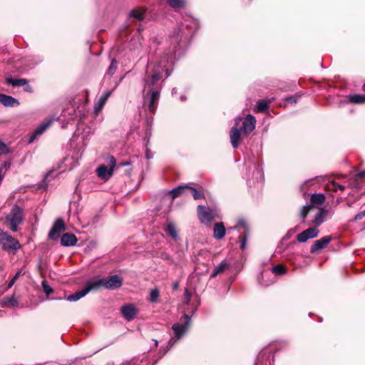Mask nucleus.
Here are the masks:
<instances>
[{"mask_svg":"<svg viewBox=\"0 0 365 365\" xmlns=\"http://www.w3.org/2000/svg\"><path fill=\"white\" fill-rule=\"evenodd\" d=\"M161 78L158 71L145 80V86L143 89V105L148 106L150 113H154L160 96V86L159 81Z\"/></svg>","mask_w":365,"mask_h":365,"instance_id":"f257e3e1","label":"nucleus"},{"mask_svg":"<svg viewBox=\"0 0 365 365\" xmlns=\"http://www.w3.org/2000/svg\"><path fill=\"white\" fill-rule=\"evenodd\" d=\"M94 289L103 287L108 289H115L123 284V279L118 274L110 276L108 278H101L92 281Z\"/></svg>","mask_w":365,"mask_h":365,"instance_id":"f03ea898","label":"nucleus"},{"mask_svg":"<svg viewBox=\"0 0 365 365\" xmlns=\"http://www.w3.org/2000/svg\"><path fill=\"white\" fill-rule=\"evenodd\" d=\"M6 220L13 232L18 231L19 225L22 224L24 221L23 210L18 205H14L7 215Z\"/></svg>","mask_w":365,"mask_h":365,"instance_id":"7ed1b4c3","label":"nucleus"},{"mask_svg":"<svg viewBox=\"0 0 365 365\" xmlns=\"http://www.w3.org/2000/svg\"><path fill=\"white\" fill-rule=\"evenodd\" d=\"M197 216L200 221L205 225H210L213 220L219 217L215 210L202 205L197 207Z\"/></svg>","mask_w":365,"mask_h":365,"instance_id":"20e7f679","label":"nucleus"},{"mask_svg":"<svg viewBox=\"0 0 365 365\" xmlns=\"http://www.w3.org/2000/svg\"><path fill=\"white\" fill-rule=\"evenodd\" d=\"M0 244L3 250L7 252H15L21 248L19 242L7 232L0 234Z\"/></svg>","mask_w":365,"mask_h":365,"instance_id":"39448f33","label":"nucleus"},{"mask_svg":"<svg viewBox=\"0 0 365 365\" xmlns=\"http://www.w3.org/2000/svg\"><path fill=\"white\" fill-rule=\"evenodd\" d=\"M116 165L115 159L113 156L108 157V166L105 165H100L97 169L98 176L103 180H108L113 175L114 168Z\"/></svg>","mask_w":365,"mask_h":365,"instance_id":"423d86ee","label":"nucleus"},{"mask_svg":"<svg viewBox=\"0 0 365 365\" xmlns=\"http://www.w3.org/2000/svg\"><path fill=\"white\" fill-rule=\"evenodd\" d=\"M319 234V230L317 227H309L302 232L297 235V240L299 242H305L309 239L317 237Z\"/></svg>","mask_w":365,"mask_h":365,"instance_id":"0eeeda50","label":"nucleus"},{"mask_svg":"<svg viewBox=\"0 0 365 365\" xmlns=\"http://www.w3.org/2000/svg\"><path fill=\"white\" fill-rule=\"evenodd\" d=\"M94 289L92 282H89L86 284L84 288L81 290L76 292V293L68 296L67 300L70 302H76L85 297L90 291Z\"/></svg>","mask_w":365,"mask_h":365,"instance_id":"6e6552de","label":"nucleus"},{"mask_svg":"<svg viewBox=\"0 0 365 365\" xmlns=\"http://www.w3.org/2000/svg\"><path fill=\"white\" fill-rule=\"evenodd\" d=\"M120 312L125 319L131 321L138 313V309L133 304H128L121 307Z\"/></svg>","mask_w":365,"mask_h":365,"instance_id":"1a4fd4ad","label":"nucleus"},{"mask_svg":"<svg viewBox=\"0 0 365 365\" xmlns=\"http://www.w3.org/2000/svg\"><path fill=\"white\" fill-rule=\"evenodd\" d=\"M256 120L252 115H247L244 119L242 126L240 128L245 135L249 134L255 128Z\"/></svg>","mask_w":365,"mask_h":365,"instance_id":"9d476101","label":"nucleus"},{"mask_svg":"<svg viewBox=\"0 0 365 365\" xmlns=\"http://www.w3.org/2000/svg\"><path fill=\"white\" fill-rule=\"evenodd\" d=\"M241 120L240 118L237 119L235 121V126L233 127L230 131V140L233 148H237L238 146L240 135L242 130L240 128H237L239 122Z\"/></svg>","mask_w":365,"mask_h":365,"instance_id":"9b49d317","label":"nucleus"},{"mask_svg":"<svg viewBox=\"0 0 365 365\" xmlns=\"http://www.w3.org/2000/svg\"><path fill=\"white\" fill-rule=\"evenodd\" d=\"M64 230V223L63 221L61 219L57 220L52 229L50 230L48 233V236L51 239L56 240L59 237L61 232Z\"/></svg>","mask_w":365,"mask_h":365,"instance_id":"f8f14e48","label":"nucleus"},{"mask_svg":"<svg viewBox=\"0 0 365 365\" xmlns=\"http://www.w3.org/2000/svg\"><path fill=\"white\" fill-rule=\"evenodd\" d=\"M331 240L330 236H324L319 240L314 241V244L311 247L310 252L314 253L318 250H320L325 247Z\"/></svg>","mask_w":365,"mask_h":365,"instance_id":"ddd939ff","label":"nucleus"},{"mask_svg":"<svg viewBox=\"0 0 365 365\" xmlns=\"http://www.w3.org/2000/svg\"><path fill=\"white\" fill-rule=\"evenodd\" d=\"M226 230L222 222H217L213 227V237L217 240H221L225 235Z\"/></svg>","mask_w":365,"mask_h":365,"instance_id":"4468645a","label":"nucleus"},{"mask_svg":"<svg viewBox=\"0 0 365 365\" xmlns=\"http://www.w3.org/2000/svg\"><path fill=\"white\" fill-rule=\"evenodd\" d=\"M77 242V238L73 234L66 233L63 235L61 239V243L63 246H73Z\"/></svg>","mask_w":365,"mask_h":365,"instance_id":"2eb2a0df","label":"nucleus"},{"mask_svg":"<svg viewBox=\"0 0 365 365\" xmlns=\"http://www.w3.org/2000/svg\"><path fill=\"white\" fill-rule=\"evenodd\" d=\"M0 103L4 106L9 107L19 105V102L17 99L4 94H0Z\"/></svg>","mask_w":365,"mask_h":365,"instance_id":"dca6fc26","label":"nucleus"},{"mask_svg":"<svg viewBox=\"0 0 365 365\" xmlns=\"http://www.w3.org/2000/svg\"><path fill=\"white\" fill-rule=\"evenodd\" d=\"M51 124V120L46 121L41 124L34 131L33 135L31 136L29 143L34 141L36 136L41 135Z\"/></svg>","mask_w":365,"mask_h":365,"instance_id":"f3484780","label":"nucleus"},{"mask_svg":"<svg viewBox=\"0 0 365 365\" xmlns=\"http://www.w3.org/2000/svg\"><path fill=\"white\" fill-rule=\"evenodd\" d=\"M51 124V120L46 121L41 124L34 131L33 135L31 136L29 143L34 141L36 136L41 135Z\"/></svg>","mask_w":365,"mask_h":365,"instance_id":"a211bd4d","label":"nucleus"},{"mask_svg":"<svg viewBox=\"0 0 365 365\" xmlns=\"http://www.w3.org/2000/svg\"><path fill=\"white\" fill-rule=\"evenodd\" d=\"M229 264L225 262H222L219 265H217L213 270L211 274V277H215L220 273L223 272L227 267Z\"/></svg>","mask_w":365,"mask_h":365,"instance_id":"6ab92c4d","label":"nucleus"},{"mask_svg":"<svg viewBox=\"0 0 365 365\" xmlns=\"http://www.w3.org/2000/svg\"><path fill=\"white\" fill-rule=\"evenodd\" d=\"M173 330L174 331L175 335L179 339L187 330V326L180 324H175L173 326Z\"/></svg>","mask_w":365,"mask_h":365,"instance_id":"aec40b11","label":"nucleus"},{"mask_svg":"<svg viewBox=\"0 0 365 365\" xmlns=\"http://www.w3.org/2000/svg\"><path fill=\"white\" fill-rule=\"evenodd\" d=\"M145 9H133L130 13V16L137 20H142L144 18Z\"/></svg>","mask_w":365,"mask_h":365,"instance_id":"412c9836","label":"nucleus"},{"mask_svg":"<svg viewBox=\"0 0 365 365\" xmlns=\"http://www.w3.org/2000/svg\"><path fill=\"white\" fill-rule=\"evenodd\" d=\"M6 82L9 84L12 85L13 86H22L27 84V80L21 78V79H13L11 78H7L6 79Z\"/></svg>","mask_w":365,"mask_h":365,"instance_id":"4be33fe9","label":"nucleus"},{"mask_svg":"<svg viewBox=\"0 0 365 365\" xmlns=\"http://www.w3.org/2000/svg\"><path fill=\"white\" fill-rule=\"evenodd\" d=\"M269 101H259L257 103L255 107V111L258 113H262L266 111L269 108Z\"/></svg>","mask_w":365,"mask_h":365,"instance_id":"5701e85b","label":"nucleus"},{"mask_svg":"<svg viewBox=\"0 0 365 365\" xmlns=\"http://www.w3.org/2000/svg\"><path fill=\"white\" fill-rule=\"evenodd\" d=\"M187 187V185H180V186H178V187L173 189L170 192V193L172 196V198L174 199V198L178 197L179 195H180L181 194H182L185 191H186Z\"/></svg>","mask_w":365,"mask_h":365,"instance_id":"b1692460","label":"nucleus"},{"mask_svg":"<svg viewBox=\"0 0 365 365\" xmlns=\"http://www.w3.org/2000/svg\"><path fill=\"white\" fill-rule=\"evenodd\" d=\"M326 215H327V211H325L324 210H320L316 215V217L313 221V223L316 226H319L324 222Z\"/></svg>","mask_w":365,"mask_h":365,"instance_id":"393cba45","label":"nucleus"},{"mask_svg":"<svg viewBox=\"0 0 365 365\" xmlns=\"http://www.w3.org/2000/svg\"><path fill=\"white\" fill-rule=\"evenodd\" d=\"M349 101L353 103H365V95L355 94L349 96Z\"/></svg>","mask_w":365,"mask_h":365,"instance_id":"a878e982","label":"nucleus"},{"mask_svg":"<svg viewBox=\"0 0 365 365\" xmlns=\"http://www.w3.org/2000/svg\"><path fill=\"white\" fill-rule=\"evenodd\" d=\"M325 201V197L322 194H314L311 197V202L313 204L322 205Z\"/></svg>","mask_w":365,"mask_h":365,"instance_id":"bb28decb","label":"nucleus"},{"mask_svg":"<svg viewBox=\"0 0 365 365\" xmlns=\"http://www.w3.org/2000/svg\"><path fill=\"white\" fill-rule=\"evenodd\" d=\"M186 190L190 191V194L195 200L204 198L203 194L194 187L187 186Z\"/></svg>","mask_w":365,"mask_h":365,"instance_id":"cd10ccee","label":"nucleus"},{"mask_svg":"<svg viewBox=\"0 0 365 365\" xmlns=\"http://www.w3.org/2000/svg\"><path fill=\"white\" fill-rule=\"evenodd\" d=\"M166 232L168 235H170L173 238L175 239L178 237V232L176 227L173 223H168Z\"/></svg>","mask_w":365,"mask_h":365,"instance_id":"c85d7f7f","label":"nucleus"},{"mask_svg":"<svg viewBox=\"0 0 365 365\" xmlns=\"http://www.w3.org/2000/svg\"><path fill=\"white\" fill-rule=\"evenodd\" d=\"M160 297V292L158 289H153L150 292V295L148 297V301L150 302L154 303L158 301V298Z\"/></svg>","mask_w":365,"mask_h":365,"instance_id":"c756f323","label":"nucleus"},{"mask_svg":"<svg viewBox=\"0 0 365 365\" xmlns=\"http://www.w3.org/2000/svg\"><path fill=\"white\" fill-rule=\"evenodd\" d=\"M286 270V267L282 264H277L272 268V272L277 275L285 274Z\"/></svg>","mask_w":365,"mask_h":365,"instance_id":"7c9ffc66","label":"nucleus"},{"mask_svg":"<svg viewBox=\"0 0 365 365\" xmlns=\"http://www.w3.org/2000/svg\"><path fill=\"white\" fill-rule=\"evenodd\" d=\"M168 2L173 8H181L185 4L184 0H168Z\"/></svg>","mask_w":365,"mask_h":365,"instance_id":"2f4dec72","label":"nucleus"},{"mask_svg":"<svg viewBox=\"0 0 365 365\" xmlns=\"http://www.w3.org/2000/svg\"><path fill=\"white\" fill-rule=\"evenodd\" d=\"M110 96V93H106L104 96H103L99 101H98V105L97 107H96L95 110H96V112H98V110H100L101 109V108L103 106V105L105 104L106 101H107V98H108V96Z\"/></svg>","mask_w":365,"mask_h":365,"instance_id":"473e14b6","label":"nucleus"},{"mask_svg":"<svg viewBox=\"0 0 365 365\" xmlns=\"http://www.w3.org/2000/svg\"><path fill=\"white\" fill-rule=\"evenodd\" d=\"M117 64H118L117 61L115 59H113L111 61V63L107 71L108 75L113 76L115 73V72L117 69Z\"/></svg>","mask_w":365,"mask_h":365,"instance_id":"72a5a7b5","label":"nucleus"},{"mask_svg":"<svg viewBox=\"0 0 365 365\" xmlns=\"http://www.w3.org/2000/svg\"><path fill=\"white\" fill-rule=\"evenodd\" d=\"M42 287L43 292L46 293L47 296H48L53 292V289L48 285L46 280L42 281Z\"/></svg>","mask_w":365,"mask_h":365,"instance_id":"f704fd0d","label":"nucleus"},{"mask_svg":"<svg viewBox=\"0 0 365 365\" xmlns=\"http://www.w3.org/2000/svg\"><path fill=\"white\" fill-rule=\"evenodd\" d=\"M21 274V270H19L16 272V274L14 276L11 280L9 282L7 289H10L14 284V283L16 282V280L19 279Z\"/></svg>","mask_w":365,"mask_h":365,"instance_id":"c9c22d12","label":"nucleus"},{"mask_svg":"<svg viewBox=\"0 0 365 365\" xmlns=\"http://www.w3.org/2000/svg\"><path fill=\"white\" fill-rule=\"evenodd\" d=\"M327 189L330 191H336L338 190V184L334 181L329 182L327 185Z\"/></svg>","mask_w":365,"mask_h":365,"instance_id":"e433bc0d","label":"nucleus"},{"mask_svg":"<svg viewBox=\"0 0 365 365\" xmlns=\"http://www.w3.org/2000/svg\"><path fill=\"white\" fill-rule=\"evenodd\" d=\"M311 208V206L310 205H306V206H304L301 210V212H300V216L302 217V218H304L306 217V216L307 215L309 210Z\"/></svg>","mask_w":365,"mask_h":365,"instance_id":"4c0bfd02","label":"nucleus"},{"mask_svg":"<svg viewBox=\"0 0 365 365\" xmlns=\"http://www.w3.org/2000/svg\"><path fill=\"white\" fill-rule=\"evenodd\" d=\"M184 297H185V302L184 303H185V304L188 305L190 303V301L191 294L189 292L187 289H185Z\"/></svg>","mask_w":365,"mask_h":365,"instance_id":"58836bf2","label":"nucleus"},{"mask_svg":"<svg viewBox=\"0 0 365 365\" xmlns=\"http://www.w3.org/2000/svg\"><path fill=\"white\" fill-rule=\"evenodd\" d=\"M5 304L11 306H16L17 304V301L14 299V297H11L5 299Z\"/></svg>","mask_w":365,"mask_h":365,"instance_id":"ea45409f","label":"nucleus"},{"mask_svg":"<svg viewBox=\"0 0 365 365\" xmlns=\"http://www.w3.org/2000/svg\"><path fill=\"white\" fill-rule=\"evenodd\" d=\"M9 151V148L6 145L0 140V152L6 153Z\"/></svg>","mask_w":365,"mask_h":365,"instance_id":"a19ab883","label":"nucleus"},{"mask_svg":"<svg viewBox=\"0 0 365 365\" xmlns=\"http://www.w3.org/2000/svg\"><path fill=\"white\" fill-rule=\"evenodd\" d=\"M364 217H365V210L361 211V212H359L357 215H356V216L353 219V221L356 222V221L360 220L363 219Z\"/></svg>","mask_w":365,"mask_h":365,"instance_id":"79ce46f5","label":"nucleus"},{"mask_svg":"<svg viewBox=\"0 0 365 365\" xmlns=\"http://www.w3.org/2000/svg\"><path fill=\"white\" fill-rule=\"evenodd\" d=\"M163 62H160V65H159V66H158V67L156 68V70H155V71H153V73H154L155 71H158V72H160V71H159V69H158L160 67V68H163V69L165 68V72H166V73H168V69L166 68V65H165V64H163ZM160 75L162 76V75H161V74H160ZM167 76H169V73H167Z\"/></svg>","mask_w":365,"mask_h":365,"instance_id":"37998d69","label":"nucleus"},{"mask_svg":"<svg viewBox=\"0 0 365 365\" xmlns=\"http://www.w3.org/2000/svg\"><path fill=\"white\" fill-rule=\"evenodd\" d=\"M153 157L152 152L149 149H146L145 150V158L149 160Z\"/></svg>","mask_w":365,"mask_h":365,"instance_id":"c03bdc74","label":"nucleus"},{"mask_svg":"<svg viewBox=\"0 0 365 365\" xmlns=\"http://www.w3.org/2000/svg\"><path fill=\"white\" fill-rule=\"evenodd\" d=\"M241 240H242V242H241V248L242 250H244L246 247V237L245 236H242L241 237Z\"/></svg>","mask_w":365,"mask_h":365,"instance_id":"a18cd8bd","label":"nucleus"},{"mask_svg":"<svg viewBox=\"0 0 365 365\" xmlns=\"http://www.w3.org/2000/svg\"><path fill=\"white\" fill-rule=\"evenodd\" d=\"M5 173H3V168H0V184L4 180Z\"/></svg>","mask_w":365,"mask_h":365,"instance_id":"49530a36","label":"nucleus"},{"mask_svg":"<svg viewBox=\"0 0 365 365\" xmlns=\"http://www.w3.org/2000/svg\"><path fill=\"white\" fill-rule=\"evenodd\" d=\"M183 319L186 324H188L190 322V317L188 315H185Z\"/></svg>","mask_w":365,"mask_h":365,"instance_id":"de8ad7c7","label":"nucleus"},{"mask_svg":"<svg viewBox=\"0 0 365 365\" xmlns=\"http://www.w3.org/2000/svg\"><path fill=\"white\" fill-rule=\"evenodd\" d=\"M173 40L175 41V44H178L180 42V39L178 36H173L172 37Z\"/></svg>","mask_w":365,"mask_h":365,"instance_id":"09e8293b","label":"nucleus"},{"mask_svg":"<svg viewBox=\"0 0 365 365\" xmlns=\"http://www.w3.org/2000/svg\"><path fill=\"white\" fill-rule=\"evenodd\" d=\"M358 177L359 178H364L365 177V172H360L358 173Z\"/></svg>","mask_w":365,"mask_h":365,"instance_id":"8fccbe9b","label":"nucleus"},{"mask_svg":"<svg viewBox=\"0 0 365 365\" xmlns=\"http://www.w3.org/2000/svg\"><path fill=\"white\" fill-rule=\"evenodd\" d=\"M338 189L341 190H344L345 189V187L344 185H341L338 184Z\"/></svg>","mask_w":365,"mask_h":365,"instance_id":"3c124183","label":"nucleus"},{"mask_svg":"<svg viewBox=\"0 0 365 365\" xmlns=\"http://www.w3.org/2000/svg\"><path fill=\"white\" fill-rule=\"evenodd\" d=\"M297 230V228L292 229L289 231V233H294Z\"/></svg>","mask_w":365,"mask_h":365,"instance_id":"603ef678","label":"nucleus"},{"mask_svg":"<svg viewBox=\"0 0 365 365\" xmlns=\"http://www.w3.org/2000/svg\"><path fill=\"white\" fill-rule=\"evenodd\" d=\"M3 165L4 168H6V167H9L10 165V164L9 163L5 162Z\"/></svg>","mask_w":365,"mask_h":365,"instance_id":"864d4df0","label":"nucleus"},{"mask_svg":"<svg viewBox=\"0 0 365 365\" xmlns=\"http://www.w3.org/2000/svg\"><path fill=\"white\" fill-rule=\"evenodd\" d=\"M241 225H242V226H244V224H243V222L240 221V222H238V226H241Z\"/></svg>","mask_w":365,"mask_h":365,"instance_id":"5fc2aeb1","label":"nucleus"},{"mask_svg":"<svg viewBox=\"0 0 365 365\" xmlns=\"http://www.w3.org/2000/svg\"><path fill=\"white\" fill-rule=\"evenodd\" d=\"M154 341H155V346H158V341H157V340H154Z\"/></svg>","mask_w":365,"mask_h":365,"instance_id":"6e6d98bb","label":"nucleus"},{"mask_svg":"<svg viewBox=\"0 0 365 365\" xmlns=\"http://www.w3.org/2000/svg\"><path fill=\"white\" fill-rule=\"evenodd\" d=\"M178 287V284H175V288H177Z\"/></svg>","mask_w":365,"mask_h":365,"instance_id":"4d7b16f0","label":"nucleus"},{"mask_svg":"<svg viewBox=\"0 0 365 365\" xmlns=\"http://www.w3.org/2000/svg\"><path fill=\"white\" fill-rule=\"evenodd\" d=\"M363 88L365 90V83L364 84Z\"/></svg>","mask_w":365,"mask_h":365,"instance_id":"13d9d810","label":"nucleus"}]
</instances>
